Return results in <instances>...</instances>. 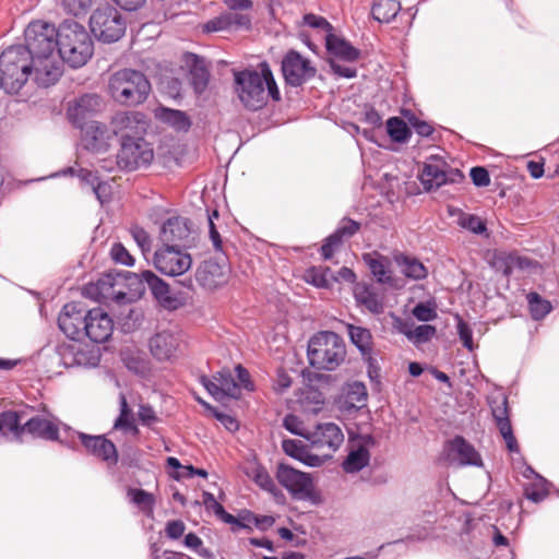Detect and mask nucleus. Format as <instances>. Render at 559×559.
I'll return each mask as SVG.
<instances>
[{
    "label": "nucleus",
    "instance_id": "1",
    "mask_svg": "<svg viewBox=\"0 0 559 559\" xmlns=\"http://www.w3.org/2000/svg\"><path fill=\"white\" fill-rule=\"evenodd\" d=\"M24 48L38 67L37 85H53L62 75L59 27L45 21H33L24 31Z\"/></svg>",
    "mask_w": 559,
    "mask_h": 559
},
{
    "label": "nucleus",
    "instance_id": "2",
    "mask_svg": "<svg viewBox=\"0 0 559 559\" xmlns=\"http://www.w3.org/2000/svg\"><path fill=\"white\" fill-rule=\"evenodd\" d=\"M234 90L240 103L255 111L266 105L269 98L280 100L281 94L270 66L260 63V71L245 69L234 72Z\"/></svg>",
    "mask_w": 559,
    "mask_h": 559
},
{
    "label": "nucleus",
    "instance_id": "3",
    "mask_svg": "<svg viewBox=\"0 0 559 559\" xmlns=\"http://www.w3.org/2000/svg\"><path fill=\"white\" fill-rule=\"evenodd\" d=\"M29 51L23 45H12L0 53V75L4 92L16 94L32 79L37 84L36 69Z\"/></svg>",
    "mask_w": 559,
    "mask_h": 559
},
{
    "label": "nucleus",
    "instance_id": "4",
    "mask_svg": "<svg viewBox=\"0 0 559 559\" xmlns=\"http://www.w3.org/2000/svg\"><path fill=\"white\" fill-rule=\"evenodd\" d=\"M61 62L72 68L84 66L93 56V40L85 27L74 20L59 25Z\"/></svg>",
    "mask_w": 559,
    "mask_h": 559
},
{
    "label": "nucleus",
    "instance_id": "5",
    "mask_svg": "<svg viewBox=\"0 0 559 559\" xmlns=\"http://www.w3.org/2000/svg\"><path fill=\"white\" fill-rule=\"evenodd\" d=\"M307 356L317 370H336L346 358L344 340L335 332L320 331L309 338Z\"/></svg>",
    "mask_w": 559,
    "mask_h": 559
},
{
    "label": "nucleus",
    "instance_id": "6",
    "mask_svg": "<svg viewBox=\"0 0 559 559\" xmlns=\"http://www.w3.org/2000/svg\"><path fill=\"white\" fill-rule=\"evenodd\" d=\"M108 93L116 103L122 106H138L147 99L151 93V83L141 71L122 69L110 75Z\"/></svg>",
    "mask_w": 559,
    "mask_h": 559
},
{
    "label": "nucleus",
    "instance_id": "7",
    "mask_svg": "<svg viewBox=\"0 0 559 559\" xmlns=\"http://www.w3.org/2000/svg\"><path fill=\"white\" fill-rule=\"evenodd\" d=\"M90 28L97 40L111 44L124 35L127 21L117 8L105 4L95 9L91 14Z\"/></svg>",
    "mask_w": 559,
    "mask_h": 559
},
{
    "label": "nucleus",
    "instance_id": "8",
    "mask_svg": "<svg viewBox=\"0 0 559 559\" xmlns=\"http://www.w3.org/2000/svg\"><path fill=\"white\" fill-rule=\"evenodd\" d=\"M55 352L66 368H95L102 358L98 346L81 343L80 340L63 341L56 345Z\"/></svg>",
    "mask_w": 559,
    "mask_h": 559
},
{
    "label": "nucleus",
    "instance_id": "9",
    "mask_svg": "<svg viewBox=\"0 0 559 559\" xmlns=\"http://www.w3.org/2000/svg\"><path fill=\"white\" fill-rule=\"evenodd\" d=\"M153 156V148L144 138L131 139L124 135V141L120 142L116 166L124 171H133L142 166H147Z\"/></svg>",
    "mask_w": 559,
    "mask_h": 559
},
{
    "label": "nucleus",
    "instance_id": "10",
    "mask_svg": "<svg viewBox=\"0 0 559 559\" xmlns=\"http://www.w3.org/2000/svg\"><path fill=\"white\" fill-rule=\"evenodd\" d=\"M66 431L68 432V438L66 440H60L62 444L75 450L73 439L76 437L88 454L107 462L108 464H117V448L115 443L111 440H108L104 435H87L71 430L70 428H67Z\"/></svg>",
    "mask_w": 559,
    "mask_h": 559
},
{
    "label": "nucleus",
    "instance_id": "11",
    "mask_svg": "<svg viewBox=\"0 0 559 559\" xmlns=\"http://www.w3.org/2000/svg\"><path fill=\"white\" fill-rule=\"evenodd\" d=\"M418 178L425 191H431L462 179L463 174L451 168L441 156L430 155L424 163Z\"/></svg>",
    "mask_w": 559,
    "mask_h": 559
},
{
    "label": "nucleus",
    "instance_id": "12",
    "mask_svg": "<svg viewBox=\"0 0 559 559\" xmlns=\"http://www.w3.org/2000/svg\"><path fill=\"white\" fill-rule=\"evenodd\" d=\"M154 266L158 272L167 276H179L190 270L191 255L176 246H162L153 258Z\"/></svg>",
    "mask_w": 559,
    "mask_h": 559
},
{
    "label": "nucleus",
    "instance_id": "13",
    "mask_svg": "<svg viewBox=\"0 0 559 559\" xmlns=\"http://www.w3.org/2000/svg\"><path fill=\"white\" fill-rule=\"evenodd\" d=\"M282 72L285 82L288 85L298 87L313 79L316 76L317 69L311 64V61L308 58H305L298 51L290 49L282 60Z\"/></svg>",
    "mask_w": 559,
    "mask_h": 559
},
{
    "label": "nucleus",
    "instance_id": "14",
    "mask_svg": "<svg viewBox=\"0 0 559 559\" xmlns=\"http://www.w3.org/2000/svg\"><path fill=\"white\" fill-rule=\"evenodd\" d=\"M276 478L293 498L308 500L312 497L313 483L309 474L297 471L288 465L280 464Z\"/></svg>",
    "mask_w": 559,
    "mask_h": 559
},
{
    "label": "nucleus",
    "instance_id": "15",
    "mask_svg": "<svg viewBox=\"0 0 559 559\" xmlns=\"http://www.w3.org/2000/svg\"><path fill=\"white\" fill-rule=\"evenodd\" d=\"M229 277L230 266L226 258L205 260L195 271L197 282L209 290H214L226 285Z\"/></svg>",
    "mask_w": 559,
    "mask_h": 559
},
{
    "label": "nucleus",
    "instance_id": "16",
    "mask_svg": "<svg viewBox=\"0 0 559 559\" xmlns=\"http://www.w3.org/2000/svg\"><path fill=\"white\" fill-rule=\"evenodd\" d=\"M88 311L90 309H86L80 302L66 304L58 317L59 329L70 340H81L85 330L83 325H85Z\"/></svg>",
    "mask_w": 559,
    "mask_h": 559
},
{
    "label": "nucleus",
    "instance_id": "17",
    "mask_svg": "<svg viewBox=\"0 0 559 559\" xmlns=\"http://www.w3.org/2000/svg\"><path fill=\"white\" fill-rule=\"evenodd\" d=\"M110 123L120 142L124 141V135L131 139L144 138L148 127L146 116L140 111L118 112L111 118Z\"/></svg>",
    "mask_w": 559,
    "mask_h": 559
},
{
    "label": "nucleus",
    "instance_id": "18",
    "mask_svg": "<svg viewBox=\"0 0 559 559\" xmlns=\"http://www.w3.org/2000/svg\"><path fill=\"white\" fill-rule=\"evenodd\" d=\"M307 441L317 450H326L332 454L344 442V433L335 423H320L307 435Z\"/></svg>",
    "mask_w": 559,
    "mask_h": 559
},
{
    "label": "nucleus",
    "instance_id": "19",
    "mask_svg": "<svg viewBox=\"0 0 559 559\" xmlns=\"http://www.w3.org/2000/svg\"><path fill=\"white\" fill-rule=\"evenodd\" d=\"M444 451L450 464H455L457 466H483L481 455L473 444L461 436H456L447 441Z\"/></svg>",
    "mask_w": 559,
    "mask_h": 559
},
{
    "label": "nucleus",
    "instance_id": "20",
    "mask_svg": "<svg viewBox=\"0 0 559 559\" xmlns=\"http://www.w3.org/2000/svg\"><path fill=\"white\" fill-rule=\"evenodd\" d=\"M83 337L90 338L93 343L108 341L114 331V322L109 314L102 308L90 309L85 322Z\"/></svg>",
    "mask_w": 559,
    "mask_h": 559
},
{
    "label": "nucleus",
    "instance_id": "21",
    "mask_svg": "<svg viewBox=\"0 0 559 559\" xmlns=\"http://www.w3.org/2000/svg\"><path fill=\"white\" fill-rule=\"evenodd\" d=\"M114 130L108 129L106 124L98 121H90L81 128V141L85 150L99 153L105 152L110 146L114 139Z\"/></svg>",
    "mask_w": 559,
    "mask_h": 559
},
{
    "label": "nucleus",
    "instance_id": "22",
    "mask_svg": "<svg viewBox=\"0 0 559 559\" xmlns=\"http://www.w3.org/2000/svg\"><path fill=\"white\" fill-rule=\"evenodd\" d=\"M103 100L96 94H85L79 97L68 109L69 120L76 128L90 123L91 118L102 109Z\"/></svg>",
    "mask_w": 559,
    "mask_h": 559
},
{
    "label": "nucleus",
    "instance_id": "23",
    "mask_svg": "<svg viewBox=\"0 0 559 559\" xmlns=\"http://www.w3.org/2000/svg\"><path fill=\"white\" fill-rule=\"evenodd\" d=\"M354 298L359 306L365 307L372 314L384 312V292L368 283H356L354 286Z\"/></svg>",
    "mask_w": 559,
    "mask_h": 559
},
{
    "label": "nucleus",
    "instance_id": "24",
    "mask_svg": "<svg viewBox=\"0 0 559 559\" xmlns=\"http://www.w3.org/2000/svg\"><path fill=\"white\" fill-rule=\"evenodd\" d=\"M23 428L35 438L48 441L59 440V420L51 414H41L31 417Z\"/></svg>",
    "mask_w": 559,
    "mask_h": 559
},
{
    "label": "nucleus",
    "instance_id": "25",
    "mask_svg": "<svg viewBox=\"0 0 559 559\" xmlns=\"http://www.w3.org/2000/svg\"><path fill=\"white\" fill-rule=\"evenodd\" d=\"M183 61L189 70V80L192 88L197 94H202L210 81V70L204 58L193 52H187L183 56Z\"/></svg>",
    "mask_w": 559,
    "mask_h": 559
},
{
    "label": "nucleus",
    "instance_id": "26",
    "mask_svg": "<svg viewBox=\"0 0 559 559\" xmlns=\"http://www.w3.org/2000/svg\"><path fill=\"white\" fill-rule=\"evenodd\" d=\"M190 235L188 219L180 216H174L163 223L159 230V240L163 246L180 247Z\"/></svg>",
    "mask_w": 559,
    "mask_h": 559
},
{
    "label": "nucleus",
    "instance_id": "27",
    "mask_svg": "<svg viewBox=\"0 0 559 559\" xmlns=\"http://www.w3.org/2000/svg\"><path fill=\"white\" fill-rule=\"evenodd\" d=\"M368 399L367 388L362 382L346 383L338 397V406L343 411H358L366 406Z\"/></svg>",
    "mask_w": 559,
    "mask_h": 559
},
{
    "label": "nucleus",
    "instance_id": "28",
    "mask_svg": "<svg viewBox=\"0 0 559 559\" xmlns=\"http://www.w3.org/2000/svg\"><path fill=\"white\" fill-rule=\"evenodd\" d=\"M179 338L168 331L156 333L150 340V350L159 361L170 360L176 356Z\"/></svg>",
    "mask_w": 559,
    "mask_h": 559
},
{
    "label": "nucleus",
    "instance_id": "29",
    "mask_svg": "<svg viewBox=\"0 0 559 559\" xmlns=\"http://www.w3.org/2000/svg\"><path fill=\"white\" fill-rule=\"evenodd\" d=\"M325 48L330 56L346 61L355 62L360 57V50L355 48L344 37L333 33L324 35Z\"/></svg>",
    "mask_w": 559,
    "mask_h": 559
},
{
    "label": "nucleus",
    "instance_id": "30",
    "mask_svg": "<svg viewBox=\"0 0 559 559\" xmlns=\"http://www.w3.org/2000/svg\"><path fill=\"white\" fill-rule=\"evenodd\" d=\"M393 260L400 272L408 280L423 281L428 276V269L416 257L397 252L393 255Z\"/></svg>",
    "mask_w": 559,
    "mask_h": 559
},
{
    "label": "nucleus",
    "instance_id": "31",
    "mask_svg": "<svg viewBox=\"0 0 559 559\" xmlns=\"http://www.w3.org/2000/svg\"><path fill=\"white\" fill-rule=\"evenodd\" d=\"M362 259L378 283L392 284L393 277L388 258L374 252L364 254Z\"/></svg>",
    "mask_w": 559,
    "mask_h": 559
},
{
    "label": "nucleus",
    "instance_id": "32",
    "mask_svg": "<svg viewBox=\"0 0 559 559\" xmlns=\"http://www.w3.org/2000/svg\"><path fill=\"white\" fill-rule=\"evenodd\" d=\"M140 276L141 283H145L147 285L153 296L158 300L159 304H162L164 307H173L175 299L170 296L168 284H166L152 271H144Z\"/></svg>",
    "mask_w": 559,
    "mask_h": 559
},
{
    "label": "nucleus",
    "instance_id": "33",
    "mask_svg": "<svg viewBox=\"0 0 559 559\" xmlns=\"http://www.w3.org/2000/svg\"><path fill=\"white\" fill-rule=\"evenodd\" d=\"M119 432L131 437H136L139 435V429L134 424L126 396L123 394L120 395V414L115 420L109 435L118 440L117 433Z\"/></svg>",
    "mask_w": 559,
    "mask_h": 559
},
{
    "label": "nucleus",
    "instance_id": "34",
    "mask_svg": "<svg viewBox=\"0 0 559 559\" xmlns=\"http://www.w3.org/2000/svg\"><path fill=\"white\" fill-rule=\"evenodd\" d=\"M531 475L533 480L524 486V495L528 500L538 503L548 496L550 484L528 466L524 472V476L528 478Z\"/></svg>",
    "mask_w": 559,
    "mask_h": 559
},
{
    "label": "nucleus",
    "instance_id": "35",
    "mask_svg": "<svg viewBox=\"0 0 559 559\" xmlns=\"http://www.w3.org/2000/svg\"><path fill=\"white\" fill-rule=\"evenodd\" d=\"M347 333L350 342L357 347L360 354L369 359V368L372 367V335L367 328L347 324Z\"/></svg>",
    "mask_w": 559,
    "mask_h": 559
},
{
    "label": "nucleus",
    "instance_id": "36",
    "mask_svg": "<svg viewBox=\"0 0 559 559\" xmlns=\"http://www.w3.org/2000/svg\"><path fill=\"white\" fill-rule=\"evenodd\" d=\"M401 10L396 0H376L371 8L372 17L380 23H390Z\"/></svg>",
    "mask_w": 559,
    "mask_h": 559
},
{
    "label": "nucleus",
    "instance_id": "37",
    "mask_svg": "<svg viewBox=\"0 0 559 559\" xmlns=\"http://www.w3.org/2000/svg\"><path fill=\"white\" fill-rule=\"evenodd\" d=\"M370 461V453L366 445H358L349 451L344 460L342 467L346 473H357L365 468Z\"/></svg>",
    "mask_w": 559,
    "mask_h": 559
},
{
    "label": "nucleus",
    "instance_id": "38",
    "mask_svg": "<svg viewBox=\"0 0 559 559\" xmlns=\"http://www.w3.org/2000/svg\"><path fill=\"white\" fill-rule=\"evenodd\" d=\"M156 117L177 131H188L191 127L190 118L181 110L162 107L157 110Z\"/></svg>",
    "mask_w": 559,
    "mask_h": 559
},
{
    "label": "nucleus",
    "instance_id": "39",
    "mask_svg": "<svg viewBox=\"0 0 559 559\" xmlns=\"http://www.w3.org/2000/svg\"><path fill=\"white\" fill-rule=\"evenodd\" d=\"M496 425L510 419L508 396L501 391L492 392L487 399Z\"/></svg>",
    "mask_w": 559,
    "mask_h": 559
},
{
    "label": "nucleus",
    "instance_id": "40",
    "mask_svg": "<svg viewBox=\"0 0 559 559\" xmlns=\"http://www.w3.org/2000/svg\"><path fill=\"white\" fill-rule=\"evenodd\" d=\"M530 314L533 320L540 321L552 310L551 302L543 298L538 293L531 292L526 295Z\"/></svg>",
    "mask_w": 559,
    "mask_h": 559
},
{
    "label": "nucleus",
    "instance_id": "41",
    "mask_svg": "<svg viewBox=\"0 0 559 559\" xmlns=\"http://www.w3.org/2000/svg\"><path fill=\"white\" fill-rule=\"evenodd\" d=\"M130 501L135 504L146 515H152L155 506V497L153 493L144 489L130 488L127 492Z\"/></svg>",
    "mask_w": 559,
    "mask_h": 559
},
{
    "label": "nucleus",
    "instance_id": "42",
    "mask_svg": "<svg viewBox=\"0 0 559 559\" xmlns=\"http://www.w3.org/2000/svg\"><path fill=\"white\" fill-rule=\"evenodd\" d=\"M400 331L414 344L428 342L437 332L436 328L429 324L417 325L414 329L404 324Z\"/></svg>",
    "mask_w": 559,
    "mask_h": 559
},
{
    "label": "nucleus",
    "instance_id": "43",
    "mask_svg": "<svg viewBox=\"0 0 559 559\" xmlns=\"http://www.w3.org/2000/svg\"><path fill=\"white\" fill-rule=\"evenodd\" d=\"M247 475L258 485L261 489L275 495L277 491L276 485L273 478L270 476L265 467L255 464L253 465Z\"/></svg>",
    "mask_w": 559,
    "mask_h": 559
},
{
    "label": "nucleus",
    "instance_id": "44",
    "mask_svg": "<svg viewBox=\"0 0 559 559\" xmlns=\"http://www.w3.org/2000/svg\"><path fill=\"white\" fill-rule=\"evenodd\" d=\"M215 381L218 383L219 391L222 393L223 399L228 397H238L240 390L238 383L235 381L231 372L229 370H221L214 374Z\"/></svg>",
    "mask_w": 559,
    "mask_h": 559
},
{
    "label": "nucleus",
    "instance_id": "45",
    "mask_svg": "<svg viewBox=\"0 0 559 559\" xmlns=\"http://www.w3.org/2000/svg\"><path fill=\"white\" fill-rule=\"evenodd\" d=\"M386 131L389 136L396 143H406L411 138V130L407 123L399 117L388 119Z\"/></svg>",
    "mask_w": 559,
    "mask_h": 559
},
{
    "label": "nucleus",
    "instance_id": "46",
    "mask_svg": "<svg viewBox=\"0 0 559 559\" xmlns=\"http://www.w3.org/2000/svg\"><path fill=\"white\" fill-rule=\"evenodd\" d=\"M25 431L20 423V417L15 412H3L0 415V433H13L16 438Z\"/></svg>",
    "mask_w": 559,
    "mask_h": 559
},
{
    "label": "nucleus",
    "instance_id": "47",
    "mask_svg": "<svg viewBox=\"0 0 559 559\" xmlns=\"http://www.w3.org/2000/svg\"><path fill=\"white\" fill-rule=\"evenodd\" d=\"M457 224L463 229H466L475 235H483L487 231L486 222L475 214L461 213L457 218Z\"/></svg>",
    "mask_w": 559,
    "mask_h": 559
},
{
    "label": "nucleus",
    "instance_id": "48",
    "mask_svg": "<svg viewBox=\"0 0 559 559\" xmlns=\"http://www.w3.org/2000/svg\"><path fill=\"white\" fill-rule=\"evenodd\" d=\"M329 267L312 266L306 270L304 278L307 283L318 288H326L329 286Z\"/></svg>",
    "mask_w": 559,
    "mask_h": 559
},
{
    "label": "nucleus",
    "instance_id": "49",
    "mask_svg": "<svg viewBox=\"0 0 559 559\" xmlns=\"http://www.w3.org/2000/svg\"><path fill=\"white\" fill-rule=\"evenodd\" d=\"M68 175H71V176L75 175L83 185L90 186L91 188L93 186H95L96 181L98 180V177L94 171L85 169V168H80L76 170L73 167H68L60 173H56L52 175V177L68 176Z\"/></svg>",
    "mask_w": 559,
    "mask_h": 559
},
{
    "label": "nucleus",
    "instance_id": "50",
    "mask_svg": "<svg viewBox=\"0 0 559 559\" xmlns=\"http://www.w3.org/2000/svg\"><path fill=\"white\" fill-rule=\"evenodd\" d=\"M496 426L499 429V432L506 442L507 449L512 453H519L520 447L518 444L516 438L513 435V429L510 419L502 423H498Z\"/></svg>",
    "mask_w": 559,
    "mask_h": 559
},
{
    "label": "nucleus",
    "instance_id": "51",
    "mask_svg": "<svg viewBox=\"0 0 559 559\" xmlns=\"http://www.w3.org/2000/svg\"><path fill=\"white\" fill-rule=\"evenodd\" d=\"M282 449L285 454L300 462L308 447L300 440L284 439Z\"/></svg>",
    "mask_w": 559,
    "mask_h": 559
},
{
    "label": "nucleus",
    "instance_id": "52",
    "mask_svg": "<svg viewBox=\"0 0 559 559\" xmlns=\"http://www.w3.org/2000/svg\"><path fill=\"white\" fill-rule=\"evenodd\" d=\"M455 320H456L457 335H459L463 346L466 349H468V350H473L474 349V343H473V331H472V328L459 314L455 316Z\"/></svg>",
    "mask_w": 559,
    "mask_h": 559
},
{
    "label": "nucleus",
    "instance_id": "53",
    "mask_svg": "<svg viewBox=\"0 0 559 559\" xmlns=\"http://www.w3.org/2000/svg\"><path fill=\"white\" fill-rule=\"evenodd\" d=\"M283 426L290 433L302 437L307 440V435L309 433L310 429L304 427V423L299 419L298 416L294 414L286 415L283 419Z\"/></svg>",
    "mask_w": 559,
    "mask_h": 559
},
{
    "label": "nucleus",
    "instance_id": "54",
    "mask_svg": "<svg viewBox=\"0 0 559 559\" xmlns=\"http://www.w3.org/2000/svg\"><path fill=\"white\" fill-rule=\"evenodd\" d=\"M61 4L67 13L81 16L88 12L92 0H61Z\"/></svg>",
    "mask_w": 559,
    "mask_h": 559
},
{
    "label": "nucleus",
    "instance_id": "55",
    "mask_svg": "<svg viewBox=\"0 0 559 559\" xmlns=\"http://www.w3.org/2000/svg\"><path fill=\"white\" fill-rule=\"evenodd\" d=\"M203 31L205 33L230 31V20L227 15V12H224V13L219 14L218 16H215V17L209 20L203 25Z\"/></svg>",
    "mask_w": 559,
    "mask_h": 559
},
{
    "label": "nucleus",
    "instance_id": "56",
    "mask_svg": "<svg viewBox=\"0 0 559 559\" xmlns=\"http://www.w3.org/2000/svg\"><path fill=\"white\" fill-rule=\"evenodd\" d=\"M359 228L360 224L358 222L348 217H344L333 233L337 235L343 241L344 238H350L354 236L359 230Z\"/></svg>",
    "mask_w": 559,
    "mask_h": 559
},
{
    "label": "nucleus",
    "instance_id": "57",
    "mask_svg": "<svg viewBox=\"0 0 559 559\" xmlns=\"http://www.w3.org/2000/svg\"><path fill=\"white\" fill-rule=\"evenodd\" d=\"M413 316L421 322H429L437 318L436 308L429 302H418L412 311Z\"/></svg>",
    "mask_w": 559,
    "mask_h": 559
},
{
    "label": "nucleus",
    "instance_id": "58",
    "mask_svg": "<svg viewBox=\"0 0 559 559\" xmlns=\"http://www.w3.org/2000/svg\"><path fill=\"white\" fill-rule=\"evenodd\" d=\"M198 401L206 409H210L213 413L214 417L218 421H221L225 426L226 429H228L229 431H235L238 429L239 424L233 416L218 412L216 408L212 407L209 403L204 402L201 399H199Z\"/></svg>",
    "mask_w": 559,
    "mask_h": 559
},
{
    "label": "nucleus",
    "instance_id": "59",
    "mask_svg": "<svg viewBox=\"0 0 559 559\" xmlns=\"http://www.w3.org/2000/svg\"><path fill=\"white\" fill-rule=\"evenodd\" d=\"M304 22L307 26L311 28L322 29L325 35L328 33H333L334 28L331 23L323 16L317 15L313 13L306 14L304 16Z\"/></svg>",
    "mask_w": 559,
    "mask_h": 559
},
{
    "label": "nucleus",
    "instance_id": "60",
    "mask_svg": "<svg viewBox=\"0 0 559 559\" xmlns=\"http://www.w3.org/2000/svg\"><path fill=\"white\" fill-rule=\"evenodd\" d=\"M227 15L230 20V29H249L251 27V16L248 13L230 10Z\"/></svg>",
    "mask_w": 559,
    "mask_h": 559
},
{
    "label": "nucleus",
    "instance_id": "61",
    "mask_svg": "<svg viewBox=\"0 0 559 559\" xmlns=\"http://www.w3.org/2000/svg\"><path fill=\"white\" fill-rule=\"evenodd\" d=\"M110 254L116 263L127 266H132L134 264V258L121 243H115L110 250Z\"/></svg>",
    "mask_w": 559,
    "mask_h": 559
},
{
    "label": "nucleus",
    "instance_id": "62",
    "mask_svg": "<svg viewBox=\"0 0 559 559\" xmlns=\"http://www.w3.org/2000/svg\"><path fill=\"white\" fill-rule=\"evenodd\" d=\"M130 233L143 253L148 252L151 250V237L144 228L140 226H133L130 229Z\"/></svg>",
    "mask_w": 559,
    "mask_h": 559
},
{
    "label": "nucleus",
    "instance_id": "63",
    "mask_svg": "<svg viewBox=\"0 0 559 559\" xmlns=\"http://www.w3.org/2000/svg\"><path fill=\"white\" fill-rule=\"evenodd\" d=\"M343 243L337 235L332 233L325 239L323 245L321 246V255L324 260H330L335 250Z\"/></svg>",
    "mask_w": 559,
    "mask_h": 559
},
{
    "label": "nucleus",
    "instance_id": "64",
    "mask_svg": "<svg viewBox=\"0 0 559 559\" xmlns=\"http://www.w3.org/2000/svg\"><path fill=\"white\" fill-rule=\"evenodd\" d=\"M408 123L414 131L421 138H430L435 131L432 124L427 121L420 120L415 115L408 117Z\"/></svg>",
    "mask_w": 559,
    "mask_h": 559
}]
</instances>
